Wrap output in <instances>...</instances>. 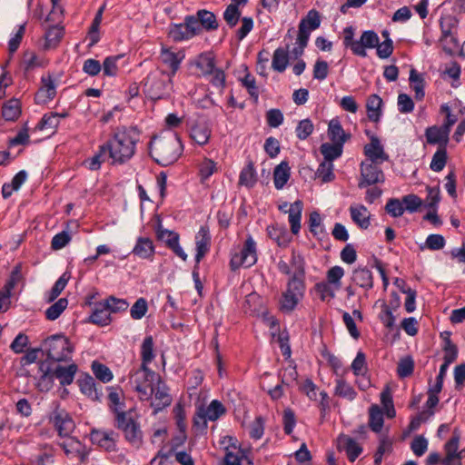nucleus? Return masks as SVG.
Segmentation results:
<instances>
[{
  "mask_svg": "<svg viewBox=\"0 0 465 465\" xmlns=\"http://www.w3.org/2000/svg\"><path fill=\"white\" fill-rule=\"evenodd\" d=\"M218 28L216 15L207 9H199L193 15H185L183 23L170 24L167 35L174 43H179Z\"/></svg>",
  "mask_w": 465,
  "mask_h": 465,
  "instance_id": "f257e3e1",
  "label": "nucleus"
},
{
  "mask_svg": "<svg viewBox=\"0 0 465 465\" xmlns=\"http://www.w3.org/2000/svg\"><path fill=\"white\" fill-rule=\"evenodd\" d=\"M290 264L294 272L289 278L286 290L282 292L280 300V311L286 313L294 311L303 298L306 289V262L303 255L293 249Z\"/></svg>",
  "mask_w": 465,
  "mask_h": 465,
  "instance_id": "f03ea898",
  "label": "nucleus"
},
{
  "mask_svg": "<svg viewBox=\"0 0 465 465\" xmlns=\"http://www.w3.org/2000/svg\"><path fill=\"white\" fill-rule=\"evenodd\" d=\"M141 131L137 126H118L112 137L104 143L109 144L108 157L114 163L124 164L135 153V146L139 142Z\"/></svg>",
  "mask_w": 465,
  "mask_h": 465,
  "instance_id": "7ed1b4c3",
  "label": "nucleus"
},
{
  "mask_svg": "<svg viewBox=\"0 0 465 465\" xmlns=\"http://www.w3.org/2000/svg\"><path fill=\"white\" fill-rule=\"evenodd\" d=\"M37 364L39 377L35 387L40 392L50 391L54 387V379H57L63 387L72 384L78 371L75 363L63 366L60 363L48 364V361H38Z\"/></svg>",
  "mask_w": 465,
  "mask_h": 465,
  "instance_id": "20e7f679",
  "label": "nucleus"
},
{
  "mask_svg": "<svg viewBox=\"0 0 465 465\" xmlns=\"http://www.w3.org/2000/svg\"><path fill=\"white\" fill-rule=\"evenodd\" d=\"M149 155L159 165L173 164L183 153V145L178 134L168 136L153 135L148 143Z\"/></svg>",
  "mask_w": 465,
  "mask_h": 465,
  "instance_id": "39448f33",
  "label": "nucleus"
},
{
  "mask_svg": "<svg viewBox=\"0 0 465 465\" xmlns=\"http://www.w3.org/2000/svg\"><path fill=\"white\" fill-rule=\"evenodd\" d=\"M44 349L42 354L45 355V360L40 361H48V364L67 362L72 360L71 354L74 347L69 338L64 333H56L47 337L43 342Z\"/></svg>",
  "mask_w": 465,
  "mask_h": 465,
  "instance_id": "423d86ee",
  "label": "nucleus"
},
{
  "mask_svg": "<svg viewBox=\"0 0 465 465\" xmlns=\"http://www.w3.org/2000/svg\"><path fill=\"white\" fill-rule=\"evenodd\" d=\"M132 412L133 409L117 412L116 416L114 417V426L123 432L128 443L139 449L143 443V433L140 423L133 417Z\"/></svg>",
  "mask_w": 465,
  "mask_h": 465,
  "instance_id": "0eeeda50",
  "label": "nucleus"
},
{
  "mask_svg": "<svg viewBox=\"0 0 465 465\" xmlns=\"http://www.w3.org/2000/svg\"><path fill=\"white\" fill-rule=\"evenodd\" d=\"M165 71L162 70L159 74L150 73L142 82L143 92L147 98L154 102L164 99L168 96V89H171L164 79Z\"/></svg>",
  "mask_w": 465,
  "mask_h": 465,
  "instance_id": "6e6552de",
  "label": "nucleus"
},
{
  "mask_svg": "<svg viewBox=\"0 0 465 465\" xmlns=\"http://www.w3.org/2000/svg\"><path fill=\"white\" fill-rule=\"evenodd\" d=\"M384 181V173L381 168L377 165L376 162H361V179L358 183L359 188L362 189L376 183H383Z\"/></svg>",
  "mask_w": 465,
  "mask_h": 465,
  "instance_id": "1a4fd4ad",
  "label": "nucleus"
},
{
  "mask_svg": "<svg viewBox=\"0 0 465 465\" xmlns=\"http://www.w3.org/2000/svg\"><path fill=\"white\" fill-rule=\"evenodd\" d=\"M76 383L80 391L93 401L101 402L103 398V386L97 383L88 372H83Z\"/></svg>",
  "mask_w": 465,
  "mask_h": 465,
  "instance_id": "9d476101",
  "label": "nucleus"
},
{
  "mask_svg": "<svg viewBox=\"0 0 465 465\" xmlns=\"http://www.w3.org/2000/svg\"><path fill=\"white\" fill-rule=\"evenodd\" d=\"M225 412V407L218 400H213L207 408H205L203 405L199 406L198 416L202 420V431H206L208 420L214 421Z\"/></svg>",
  "mask_w": 465,
  "mask_h": 465,
  "instance_id": "9b49d317",
  "label": "nucleus"
},
{
  "mask_svg": "<svg viewBox=\"0 0 465 465\" xmlns=\"http://www.w3.org/2000/svg\"><path fill=\"white\" fill-rule=\"evenodd\" d=\"M321 15L316 9H311L305 16H303L298 25V36L310 39L311 33L318 29L321 25Z\"/></svg>",
  "mask_w": 465,
  "mask_h": 465,
  "instance_id": "f8f14e48",
  "label": "nucleus"
},
{
  "mask_svg": "<svg viewBox=\"0 0 465 465\" xmlns=\"http://www.w3.org/2000/svg\"><path fill=\"white\" fill-rule=\"evenodd\" d=\"M337 450H344L351 462H354L363 451V448L354 439L343 433L337 438Z\"/></svg>",
  "mask_w": 465,
  "mask_h": 465,
  "instance_id": "ddd939ff",
  "label": "nucleus"
},
{
  "mask_svg": "<svg viewBox=\"0 0 465 465\" xmlns=\"http://www.w3.org/2000/svg\"><path fill=\"white\" fill-rule=\"evenodd\" d=\"M379 35L375 31H363L360 40H358L357 42L355 48H353V54L361 57H366V49L377 48V46L379 45Z\"/></svg>",
  "mask_w": 465,
  "mask_h": 465,
  "instance_id": "4468645a",
  "label": "nucleus"
},
{
  "mask_svg": "<svg viewBox=\"0 0 465 465\" xmlns=\"http://www.w3.org/2000/svg\"><path fill=\"white\" fill-rule=\"evenodd\" d=\"M53 423L61 437H67L75 427L72 417L64 411L54 412Z\"/></svg>",
  "mask_w": 465,
  "mask_h": 465,
  "instance_id": "2eb2a0df",
  "label": "nucleus"
},
{
  "mask_svg": "<svg viewBox=\"0 0 465 465\" xmlns=\"http://www.w3.org/2000/svg\"><path fill=\"white\" fill-rule=\"evenodd\" d=\"M42 86L35 95V102L37 104H45L53 100L56 95L55 84L49 74L47 77L41 78Z\"/></svg>",
  "mask_w": 465,
  "mask_h": 465,
  "instance_id": "dca6fc26",
  "label": "nucleus"
},
{
  "mask_svg": "<svg viewBox=\"0 0 465 465\" xmlns=\"http://www.w3.org/2000/svg\"><path fill=\"white\" fill-rule=\"evenodd\" d=\"M363 153L371 162H377L379 159L387 161L389 159V155L384 152L383 146L376 135L371 136V142L364 146Z\"/></svg>",
  "mask_w": 465,
  "mask_h": 465,
  "instance_id": "f3484780",
  "label": "nucleus"
},
{
  "mask_svg": "<svg viewBox=\"0 0 465 465\" xmlns=\"http://www.w3.org/2000/svg\"><path fill=\"white\" fill-rule=\"evenodd\" d=\"M114 430L101 431L97 429H93L90 433V440L92 443L97 444L106 451L111 452L116 450L115 440L112 438Z\"/></svg>",
  "mask_w": 465,
  "mask_h": 465,
  "instance_id": "a211bd4d",
  "label": "nucleus"
},
{
  "mask_svg": "<svg viewBox=\"0 0 465 465\" xmlns=\"http://www.w3.org/2000/svg\"><path fill=\"white\" fill-rule=\"evenodd\" d=\"M266 231L268 236L281 248H286L292 239L285 225H269Z\"/></svg>",
  "mask_w": 465,
  "mask_h": 465,
  "instance_id": "6ab92c4d",
  "label": "nucleus"
},
{
  "mask_svg": "<svg viewBox=\"0 0 465 465\" xmlns=\"http://www.w3.org/2000/svg\"><path fill=\"white\" fill-rule=\"evenodd\" d=\"M132 252L143 260H153L155 253V247L153 241L148 237H138Z\"/></svg>",
  "mask_w": 465,
  "mask_h": 465,
  "instance_id": "aec40b11",
  "label": "nucleus"
},
{
  "mask_svg": "<svg viewBox=\"0 0 465 465\" xmlns=\"http://www.w3.org/2000/svg\"><path fill=\"white\" fill-rule=\"evenodd\" d=\"M351 282L359 287L369 291L373 288V275L367 267L359 266L352 271Z\"/></svg>",
  "mask_w": 465,
  "mask_h": 465,
  "instance_id": "412c9836",
  "label": "nucleus"
},
{
  "mask_svg": "<svg viewBox=\"0 0 465 465\" xmlns=\"http://www.w3.org/2000/svg\"><path fill=\"white\" fill-rule=\"evenodd\" d=\"M103 302L94 303L92 314L84 321L85 323H93L100 327H104L112 322V317L106 309L102 307Z\"/></svg>",
  "mask_w": 465,
  "mask_h": 465,
  "instance_id": "4be33fe9",
  "label": "nucleus"
},
{
  "mask_svg": "<svg viewBox=\"0 0 465 465\" xmlns=\"http://www.w3.org/2000/svg\"><path fill=\"white\" fill-rule=\"evenodd\" d=\"M211 133L207 122H196L191 128L190 136L199 145H204L208 143Z\"/></svg>",
  "mask_w": 465,
  "mask_h": 465,
  "instance_id": "5701e85b",
  "label": "nucleus"
},
{
  "mask_svg": "<svg viewBox=\"0 0 465 465\" xmlns=\"http://www.w3.org/2000/svg\"><path fill=\"white\" fill-rule=\"evenodd\" d=\"M302 210L303 203L302 200L295 201L290 205V209L288 210L291 232L294 235L298 234L301 229Z\"/></svg>",
  "mask_w": 465,
  "mask_h": 465,
  "instance_id": "b1692460",
  "label": "nucleus"
},
{
  "mask_svg": "<svg viewBox=\"0 0 465 465\" xmlns=\"http://www.w3.org/2000/svg\"><path fill=\"white\" fill-rule=\"evenodd\" d=\"M291 177V167L287 161L281 162L273 170V183L277 190H281Z\"/></svg>",
  "mask_w": 465,
  "mask_h": 465,
  "instance_id": "393cba45",
  "label": "nucleus"
},
{
  "mask_svg": "<svg viewBox=\"0 0 465 465\" xmlns=\"http://www.w3.org/2000/svg\"><path fill=\"white\" fill-rule=\"evenodd\" d=\"M383 102L382 99L378 94H371L368 97L366 103V110L368 119L371 122L378 123L380 122L382 111Z\"/></svg>",
  "mask_w": 465,
  "mask_h": 465,
  "instance_id": "a878e982",
  "label": "nucleus"
},
{
  "mask_svg": "<svg viewBox=\"0 0 465 465\" xmlns=\"http://www.w3.org/2000/svg\"><path fill=\"white\" fill-rule=\"evenodd\" d=\"M290 62L289 45L286 47H278L272 54V68L282 73L287 68Z\"/></svg>",
  "mask_w": 465,
  "mask_h": 465,
  "instance_id": "bb28decb",
  "label": "nucleus"
},
{
  "mask_svg": "<svg viewBox=\"0 0 465 465\" xmlns=\"http://www.w3.org/2000/svg\"><path fill=\"white\" fill-rule=\"evenodd\" d=\"M328 136L331 142L341 143H345L351 137V134L346 133L343 130L341 122L337 118L330 121L328 126Z\"/></svg>",
  "mask_w": 465,
  "mask_h": 465,
  "instance_id": "cd10ccee",
  "label": "nucleus"
},
{
  "mask_svg": "<svg viewBox=\"0 0 465 465\" xmlns=\"http://www.w3.org/2000/svg\"><path fill=\"white\" fill-rule=\"evenodd\" d=\"M425 136L429 144H438V148H446L449 136L442 133V129L438 125H432L425 130Z\"/></svg>",
  "mask_w": 465,
  "mask_h": 465,
  "instance_id": "c85d7f7f",
  "label": "nucleus"
},
{
  "mask_svg": "<svg viewBox=\"0 0 465 465\" xmlns=\"http://www.w3.org/2000/svg\"><path fill=\"white\" fill-rule=\"evenodd\" d=\"M21 103L16 98H11L2 106V116L5 121L15 122L21 115Z\"/></svg>",
  "mask_w": 465,
  "mask_h": 465,
  "instance_id": "c756f323",
  "label": "nucleus"
},
{
  "mask_svg": "<svg viewBox=\"0 0 465 465\" xmlns=\"http://www.w3.org/2000/svg\"><path fill=\"white\" fill-rule=\"evenodd\" d=\"M64 35V26H60L59 25H50L45 34V49H52L55 48L60 41L62 40Z\"/></svg>",
  "mask_w": 465,
  "mask_h": 465,
  "instance_id": "7c9ffc66",
  "label": "nucleus"
},
{
  "mask_svg": "<svg viewBox=\"0 0 465 465\" xmlns=\"http://www.w3.org/2000/svg\"><path fill=\"white\" fill-rule=\"evenodd\" d=\"M460 437V430L458 427L454 428L451 438L444 444V450L446 453L444 458L445 461L459 459V444Z\"/></svg>",
  "mask_w": 465,
  "mask_h": 465,
  "instance_id": "2f4dec72",
  "label": "nucleus"
},
{
  "mask_svg": "<svg viewBox=\"0 0 465 465\" xmlns=\"http://www.w3.org/2000/svg\"><path fill=\"white\" fill-rule=\"evenodd\" d=\"M195 65L201 70L203 76L211 75L216 69L215 56L212 52H204L198 55Z\"/></svg>",
  "mask_w": 465,
  "mask_h": 465,
  "instance_id": "473e14b6",
  "label": "nucleus"
},
{
  "mask_svg": "<svg viewBox=\"0 0 465 465\" xmlns=\"http://www.w3.org/2000/svg\"><path fill=\"white\" fill-rule=\"evenodd\" d=\"M344 143L331 142L323 143L320 146V152L324 157V161L332 163L335 159L341 156Z\"/></svg>",
  "mask_w": 465,
  "mask_h": 465,
  "instance_id": "72a5a7b5",
  "label": "nucleus"
},
{
  "mask_svg": "<svg viewBox=\"0 0 465 465\" xmlns=\"http://www.w3.org/2000/svg\"><path fill=\"white\" fill-rule=\"evenodd\" d=\"M257 183V174L254 167V163L250 160L246 166L242 168L239 175L238 184L245 186L249 189L252 188Z\"/></svg>",
  "mask_w": 465,
  "mask_h": 465,
  "instance_id": "f704fd0d",
  "label": "nucleus"
},
{
  "mask_svg": "<svg viewBox=\"0 0 465 465\" xmlns=\"http://www.w3.org/2000/svg\"><path fill=\"white\" fill-rule=\"evenodd\" d=\"M161 59L164 64L173 67V71H178L180 64L184 58L183 52L174 53L170 48L163 46L161 49Z\"/></svg>",
  "mask_w": 465,
  "mask_h": 465,
  "instance_id": "c9c22d12",
  "label": "nucleus"
},
{
  "mask_svg": "<svg viewBox=\"0 0 465 465\" xmlns=\"http://www.w3.org/2000/svg\"><path fill=\"white\" fill-rule=\"evenodd\" d=\"M108 149H110V145L104 143L99 146L98 151L94 153V156L84 161V163L87 165L89 170L97 171L101 168L102 163L106 161V153H108Z\"/></svg>",
  "mask_w": 465,
  "mask_h": 465,
  "instance_id": "e433bc0d",
  "label": "nucleus"
},
{
  "mask_svg": "<svg viewBox=\"0 0 465 465\" xmlns=\"http://www.w3.org/2000/svg\"><path fill=\"white\" fill-rule=\"evenodd\" d=\"M384 424L383 413L381 409L373 404L369 409V427L376 433H379Z\"/></svg>",
  "mask_w": 465,
  "mask_h": 465,
  "instance_id": "4c0bfd02",
  "label": "nucleus"
},
{
  "mask_svg": "<svg viewBox=\"0 0 465 465\" xmlns=\"http://www.w3.org/2000/svg\"><path fill=\"white\" fill-rule=\"evenodd\" d=\"M104 309L111 313H117L125 312L128 309L129 303L124 299H119L114 296H109L106 300L102 301Z\"/></svg>",
  "mask_w": 465,
  "mask_h": 465,
  "instance_id": "58836bf2",
  "label": "nucleus"
},
{
  "mask_svg": "<svg viewBox=\"0 0 465 465\" xmlns=\"http://www.w3.org/2000/svg\"><path fill=\"white\" fill-rule=\"evenodd\" d=\"M91 369L94 377L103 383H108L114 378L110 368L97 361L92 362Z\"/></svg>",
  "mask_w": 465,
  "mask_h": 465,
  "instance_id": "ea45409f",
  "label": "nucleus"
},
{
  "mask_svg": "<svg viewBox=\"0 0 465 465\" xmlns=\"http://www.w3.org/2000/svg\"><path fill=\"white\" fill-rule=\"evenodd\" d=\"M362 212L364 213H367L368 210L367 208L361 204L359 207H353V206H351L350 207V213H351V217L352 219V221L361 229H368L371 223H370V216H363L362 215Z\"/></svg>",
  "mask_w": 465,
  "mask_h": 465,
  "instance_id": "a19ab883",
  "label": "nucleus"
},
{
  "mask_svg": "<svg viewBox=\"0 0 465 465\" xmlns=\"http://www.w3.org/2000/svg\"><path fill=\"white\" fill-rule=\"evenodd\" d=\"M335 395L352 401L356 398L357 392L351 385L343 379L336 380Z\"/></svg>",
  "mask_w": 465,
  "mask_h": 465,
  "instance_id": "79ce46f5",
  "label": "nucleus"
},
{
  "mask_svg": "<svg viewBox=\"0 0 465 465\" xmlns=\"http://www.w3.org/2000/svg\"><path fill=\"white\" fill-rule=\"evenodd\" d=\"M211 240L208 226H201L196 234V250L208 252L211 247Z\"/></svg>",
  "mask_w": 465,
  "mask_h": 465,
  "instance_id": "37998d69",
  "label": "nucleus"
},
{
  "mask_svg": "<svg viewBox=\"0 0 465 465\" xmlns=\"http://www.w3.org/2000/svg\"><path fill=\"white\" fill-rule=\"evenodd\" d=\"M217 163L209 158H204V160L199 165V176L200 181L203 183L206 180H208L214 173L217 172Z\"/></svg>",
  "mask_w": 465,
  "mask_h": 465,
  "instance_id": "c03bdc74",
  "label": "nucleus"
},
{
  "mask_svg": "<svg viewBox=\"0 0 465 465\" xmlns=\"http://www.w3.org/2000/svg\"><path fill=\"white\" fill-rule=\"evenodd\" d=\"M334 165L332 163L322 161L315 173V176L321 178L322 183H330L335 179L333 173Z\"/></svg>",
  "mask_w": 465,
  "mask_h": 465,
  "instance_id": "a18cd8bd",
  "label": "nucleus"
},
{
  "mask_svg": "<svg viewBox=\"0 0 465 465\" xmlns=\"http://www.w3.org/2000/svg\"><path fill=\"white\" fill-rule=\"evenodd\" d=\"M72 221L67 222L66 229L69 228ZM72 236L67 230H64L61 232L55 234L51 241V248L54 251L61 250L65 247L71 241Z\"/></svg>",
  "mask_w": 465,
  "mask_h": 465,
  "instance_id": "49530a36",
  "label": "nucleus"
},
{
  "mask_svg": "<svg viewBox=\"0 0 465 465\" xmlns=\"http://www.w3.org/2000/svg\"><path fill=\"white\" fill-rule=\"evenodd\" d=\"M68 305L66 298H60L45 311V318L49 321H55L63 313Z\"/></svg>",
  "mask_w": 465,
  "mask_h": 465,
  "instance_id": "de8ad7c7",
  "label": "nucleus"
},
{
  "mask_svg": "<svg viewBox=\"0 0 465 465\" xmlns=\"http://www.w3.org/2000/svg\"><path fill=\"white\" fill-rule=\"evenodd\" d=\"M154 341L151 335L146 336L141 346V359L144 362H152L155 357L154 354Z\"/></svg>",
  "mask_w": 465,
  "mask_h": 465,
  "instance_id": "09e8293b",
  "label": "nucleus"
},
{
  "mask_svg": "<svg viewBox=\"0 0 465 465\" xmlns=\"http://www.w3.org/2000/svg\"><path fill=\"white\" fill-rule=\"evenodd\" d=\"M309 230L314 237L321 239L320 235H325L323 225L322 224V218L318 211H313L310 213L309 217Z\"/></svg>",
  "mask_w": 465,
  "mask_h": 465,
  "instance_id": "8fccbe9b",
  "label": "nucleus"
},
{
  "mask_svg": "<svg viewBox=\"0 0 465 465\" xmlns=\"http://www.w3.org/2000/svg\"><path fill=\"white\" fill-rule=\"evenodd\" d=\"M242 15L240 7L234 5H228L223 12V19L230 28L236 26Z\"/></svg>",
  "mask_w": 465,
  "mask_h": 465,
  "instance_id": "3c124183",
  "label": "nucleus"
},
{
  "mask_svg": "<svg viewBox=\"0 0 465 465\" xmlns=\"http://www.w3.org/2000/svg\"><path fill=\"white\" fill-rule=\"evenodd\" d=\"M448 160V153L446 148H438L432 156L430 162V169L434 172H440L446 165Z\"/></svg>",
  "mask_w": 465,
  "mask_h": 465,
  "instance_id": "603ef678",
  "label": "nucleus"
},
{
  "mask_svg": "<svg viewBox=\"0 0 465 465\" xmlns=\"http://www.w3.org/2000/svg\"><path fill=\"white\" fill-rule=\"evenodd\" d=\"M414 371V361L408 355L400 360L397 366V374L401 379L411 376Z\"/></svg>",
  "mask_w": 465,
  "mask_h": 465,
  "instance_id": "864d4df0",
  "label": "nucleus"
},
{
  "mask_svg": "<svg viewBox=\"0 0 465 465\" xmlns=\"http://www.w3.org/2000/svg\"><path fill=\"white\" fill-rule=\"evenodd\" d=\"M245 70H246V74L244 75L243 78H242L240 81L242 84V86H244L246 89H247V92L248 94H250V96L255 101L257 102L258 101V98H259V90H258V87L256 85V81H255V78L254 76L248 71V68L245 67Z\"/></svg>",
  "mask_w": 465,
  "mask_h": 465,
  "instance_id": "5fc2aeb1",
  "label": "nucleus"
},
{
  "mask_svg": "<svg viewBox=\"0 0 465 465\" xmlns=\"http://www.w3.org/2000/svg\"><path fill=\"white\" fill-rule=\"evenodd\" d=\"M70 276H66V272H64L54 284L52 289L47 294L46 302H54L60 293L64 290Z\"/></svg>",
  "mask_w": 465,
  "mask_h": 465,
  "instance_id": "6e6d98bb",
  "label": "nucleus"
},
{
  "mask_svg": "<svg viewBox=\"0 0 465 465\" xmlns=\"http://www.w3.org/2000/svg\"><path fill=\"white\" fill-rule=\"evenodd\" d=\"M401 200L404 212L407 211L411 213L418 212V210L423 205V201L414 193L404 195Z\"/></svg>",
  "mask_w": 465,
  "mask_h": 465,
  "instance_id": "4d7b16f0",
  "label": "nucleus"
},
{
  "mask_svg": "<svg viewBox=\"0 0 465 465\" xmlns=\"http://www.w3.org/2000/svg\"><path fill=\"white\" fill-rule=\"evenodd\" d=\"M445 238L441 234L432 233L427 237L424 245H420V249L422 251L424 248H428L431 251H439L445 246Z\"/></svg>",
  "mask_w": 465,
  "mask_h": 465,
  "instance_id": "13d9d810",
  "label": "nucleus"
},
{
  "mask_svg": "<svg viewBox=\"0 0 465 465\" xmlns=\"http://www.w3.org/2000/svg\"><path fill=\"white\" fill-rule=\"evenodd\" d=\"M180 235L178 232L173 233L170 239L164 240L165 245L172 250L175 255L180 257L183 261H186L187 254L183 251V249L181 247L180 243Z\"/></svg>",
  "mask_w": 465,
  "mask_h": 465,
  "instance_id": "bf43d9fd",
  "label": "nucleus"
},
{
  "mask_svg": "<svg viewBox=\"0 0 465 465\" xmlns=\"http://www.w3.org/2000/svg\"><path fill=\"white\" fill-rule=\"evenodd\" d=\"M384 209L393 218L400 217L404 213L402 200L398 198H390Z\"/></svg>",
  "mask_w": 465,
  "mask_h": 465,
  "instance_id": "052dcab7",
  "label": "nucleus"
},
{
  "mask_svg": "<svg viewBox=\"0 0 465 465\" xmlns=\"http://www.w3.org/2000/svg\"><path fill=\"white\" fill-rule=\"evenodd\" d=\"M344 275V270L341 266H333L327 271L326 282L334 285L335 289H340L341 282V280Z\"/></svg>",
  "mask_w": 465,
  "mask_h": 465,
  "instance_id": "680f3d73",
  "label": "nucleus"
},
{
  "mask_svg": "<svg viewBox=\"0 0 465 465\" xmlns=\"http://www.w3.org/2000/svg\"><path fill=\"white\" fill-rule=\"evenodd\" d=\"M314 125L311 119H303L298 123L295 133L300 140H306L313 132Z\"/></svg>",
  "mask_w": 465,
  "mask_h": 465,
  "instance_id": "e2e57ef3",
  "label": "nucleus"
},
{
  "mask_svg": "<svg viewBox=\"0 0 465 465\" xmlns=\"http://www.w3.org/2000/svg\"><path fill=\"white\" fill-rule=\"evenodd\" d=\"M283 430L286 435H291L296 425V415L292 409L286 408L282 414Z\"/></svg>",
  "mask_w": 465,
  "mask_h": 465,
  "instance_id": "0e129e2a",
  "label": "nucleus"
},
{
  "mask_svg": "<svg viewBox=\"0 0 465 465\" xmlns=\"http://www.w3.org/2000/svg\"><path fill=\"white\" fill-rule=\"evenodd\" d=\"M147 311V301L146 299L141 297L137 299L136 302L131 307L130 314L134 320H140L146 314Z\"/></svg>",
  "mask_w": 465,
  "mask_h": 465,
  "instance_id": "69168bd1",
  "label": "nucleus"
},
{
  "mask_svg": "<svg viewBox=\"0 0 465 465\" xmlns=\"http://www.w3.org/2000/svg\"><path fill=\"white\" fill-rule=\"evenodd\" d=\"M394 310L387 307V303L385 302H382L381 312L379 314L380 321L383 323V325L390 330H392L395 326V316L393 315Z\"/></svg>",
  "mask_w": 465,
  "mask_h": 465,
  "instance_id": "338daca9",
  "label": "nucleus"
},
{
  "mask_svg": "<svg viewBox=\"0 0 465 465\" xmlns=\"http://www.w3.org/2000/svg\"><path fill=\"white\" fill-rule=\"evenodd\" d=\"M351 367L355 376L364 375L368 370L365 353L361 351H358Z\"/></svg>",
  "mask_w": 465,
  "mask_h": 465,
  "instance_id": "774afa93",
  "label": "nucleus"
}]
</instances>
